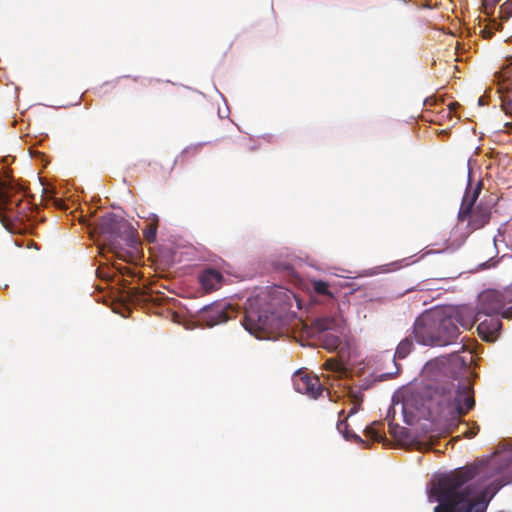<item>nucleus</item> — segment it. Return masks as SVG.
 <instances>
[{
  "mask_svg": "<svg viewBox=\"0 0 512 512\" xmlns=\"http://www.w3.org/2000/svg\"><path fill=\"white\" fill-rule=\"evenodd\" d=\"M490 470L488 465L471 464L439 476L430 490L438 502L434 512H486L489 502L504 484L492 482L477 493L471 481L478 476L486 481L499 473Z\"/></svg>",
  "mask_w": 512,
  "mask_h": 512,
  "instance_id": "nucleus-1",
  "label": "nucleus"
},
{
  "mask_svg": "<svg viewBox=\"0 0 512 512\" xmlns=\"http://www.w3.org/2000/svg\"><path fill=\"white\" fill-rule=\"evenodd\" d=\"M458 323V316L451 309L434 308L416 319L412 333L422 345L446 346L458 339Z\"/></svg>",
  "mask_w": 512,
  "mask_h": 512,
  "instance_id": "nucleus-2",
  "label": "nucleus"
},
{
  "mask_svg": "<svg viewBox=\"0 0 512 512\" xmlns=\"http://www.w3.org/2000/svg\"><path fill=\"white\" fill-rule=\"evenodd\" d=\"M242 324L256 338L272 339L283 331L286 321L269 304H263L257 298L248 301Z\"/></svg>",
  "mask_w": 512,
  "mask_h": 512,
  "instance_id": "nucleus-3",
  "label": "nucleus"
},
{
  "mask_svg": "<svg viewBox=\"0 0 512 512\" xmlns=\"http://www.w3.org/2000/svg\"><path fill=\"white\" fill-rule=\"evenodd\" d=\"M93 232L98 234L109 249L118 258H123L119 241H124L128 246L134 247L137 244L136 231L132 225L114 213H106L93 224Z\"/></svg>",
  "mask_w": 512,
  "mask_h": 512,
  "instance_id": "nucleus-4",
  "label": "nucleus"
},
{
  "mask_svg": "<svg viewBox=\"0 0 512 512\" xmlns=\"http://www.w3.org/2000/svg\"><path fill=\"white\" fill-rule=\"evenodd\" d=\"M0 211L6 213L9 221L24 224L34 217L35 207L22 186L12 180H0Z\"/></svg>",
  "mask_w": 512,
  "mask_h": 512,
  "instance_id": "nucleus-5",
  "label": "nucleus"
},
{
  "mask_svg": "<svg viewBox=\"0 0 512 512\" xmlns=\"http://www.w3.org/2000/svg\"><path fill=\"white\" fill-rule=\"evenodd\" d=\"M441 414L451 421H458L461 416L466 415L474 406V393L471 384L458 382L457 387L454 384L451 388H442V396L439 401Z\"/></svg>",
  "mask_w": 512,
  "mask_h": 512,
  "instance_id": "nucleus-6",
  "label": "nucleus"
},
{
  "mask_svg": "<svg viewBox=\"0 0 512 512\" xmlns=\"http://www.w3.org/2000/svg\"><path fill=\"white\" fill-rule=\"evenodd\" d=\"M512 302V289L509 287L503 290L488 289L480 293L478 297L477 312L475 319L480 320L483 315L502 314L503 318H511V309L503 310L507 304Z\"/></svg>",
  "mask_w": 512,
  "mask_h": 512,
  "instance_id": "nucleus-7",
  "label": "nucleus"
},
{
  "mask_svg": "<svg viewBox=\"0 0 512 512\" xmlns=\"http://www.w3.org/2000/svg\"><path fill=\"white\" fill-rule=\"evenodd\" d=\"M230 312L234 313V310L229 305L216 302L203 307L199 312V319L206 326L213 327L231 319Z\"/></svg>",
  "mask_w": 512,
  "mask_h": 512,
  "instance_id": "nucleus-8",
  "label": "nucleus"
},
{
  "mask_svg": "<svg viewBox=\"0 0 512 512\" xmlns=\"http://www.w3.org/2000/svg\"><path fill=\"white\" fill-rule=\"evenodd\" d=\"M293 385L296 391L314 399H317L325 390L318 376L300 371L293 376Z\"/></svg>",
  "mask_w": 512,
  "mask_h": 512,
  "instance_id": "nucleus-9",
  "label": "nucleus"
},
{
  "mask_svg": "<svg viewBox=\"0 0 512 512\" xmlns=\"http://www.w3.org/2000/svg\"><path fill=\"white\" fill-rule=\"evenodd\" d=\"M506 66L502 68L501 71H499L496 74V77L498 79L499 85L501 86V89L506 90V93L501 97V107L502 110L507 114L512 116V78H508L504 76L503 72ZM499 132H505V133H511L512 132V121L511 122H505L503 124V127L498 129Z\"/></svg>",
  "mask_w": 512,
  "mask_h": 512,
  "instance_id": "nucleus-10",
  "label": "nucleus"
},
{
  "mask_svg": "<svg viewBox=\"0 0 512 512\" xmlns=\"http://www.w3.org/2000/svg\"><path fill=\"white\" fill-rule=\"evenodd\" d=\"M474 322H478V335L485 341H494L502 328V322L498 315L486 314L480 320L474 318Z\"/></svg>",
  "mask_w": 512,
  "mask_h": 512,
  "instance_id": "nucleus-11",
  "label": "nucleus"
},
{
  "mask_svg": "<svg viewBox=\"0 0 512 512\" xmlns=\"http://www.w3.org/2000/svg\"><path fill=\"white\" fill-rule=\"evenodd\" d=\"M491 218V209L487 205H483L482 203L478 204L476 207H472L471 210L465 216H459L458 219L460 221H467V225L472 230H478L487 225Z\"/></svg>",
  "mask_w": 512,
  "mask_h": 512,
  "instance_id": "nucleus-12",
  "label": "nucleus"
},
{
  "mask_svg": "<svg viewBox=\"0 0 512 512\" xmlns=\"http://www.w3.org/2000/svg\"><path fill=\"white\" fill-rule=\"evenodd\" d=\"M198 279L206 292H212L221 287L223 275L215 269L208 268L199 274Z\"/></svg>",
  "mask_w": 512,
  "mask_h": 512,
  "instance_id": "nucleus-13",
  "label": "nucleus"
},
{
  "mask_svg": "<svg viewBox=\"0 0 512 512\" xmlns=\"http://www.w3.org/2000/svg\"><path fill=\"white\" fill-rule=\"evenodd\" d=\"M483 183L478 181L475 186L468 184L459 209V216H465L471 210L482 191Z\"/></svg>",
  "mask_w": 512,
  "mask_h": 512,
  "instance_id": "nucleus-14",
  "label": "nucleus"
},
{
  "mask_svg": "<svg viewBox=\"0 0 512 512\" xmlns=\"http://www.w3.org/2000/svg\"><path fill=\"white\" fill-rule=\"evenodd\" d=\"M342 324V320L335 316H323L314 320V326L319 331H335L338 332Z\"/></svg>",
  "mask_w": 512,
  "mask_h": 512,
  "instance_id": "nucleus-15",
  "label": "nucleus"
},
{
  "mask_svg": "<svg viewBox=\"0 0 512 512\" xmlns=\"http://www.w3.org/2000/svg\"><path fill=\"white\" fill-rule=\"evenodd\" d=\"M158 224V217L153 215V217L148 219L146 227L143 229V236L150 243H153L156 240Z\"/></svg>",
  "mask_w": 512,
  "mask_h": 512,
  "instance_id": "nucleus-16",
  "label": "nucleus"
},
{
  "mask_svg": "<svg viewBox=\"0 0 512 512\" xmlns=\"http://www.w3.org/2000/svg\"><path fill=\"white\" fill-rule=\"evenodd\" d=\"M414 349L413 341L410 337H406L398 344L395 351V358L404 359L406 358Z\"/></svg>",
  "mask_w": 512,
  "mask_h": 512,
  "instance_id": "nucleus-17",
  "label": "nucleus"
},
{
  "mask_svg": "<svg viewBox=\"0 0 512 512\" xmlns=\"http://www.w3.org/2000/svg\"><path fill=\"white\" fill-rule=\"evenodd\" d=\"M322 347L330 352L335 351L341 344L340 337L335 333H326L321 338Z\"/></svg>",
  "mask_w": 512,
  "mask_h": 512,
  "instance_id": "nucleus-18",
  "label": "nucleus"
},
{
  "mask_svg": "<svg viewBox=\"0 0 512 512\" xmlns=\"http://www.w3.org/2000/svg\"><path fill=\"white\" fill-rule=\"evenodd\" d=\"M337 430L345 437V439L354 440L357 443H362L365 445V447L369 446L359 435L349 432L346 419L340 420L338 422Z\"/></svg>",
  "mask_w": 512,
  "mask_h": 512,
  "instance_id": "nucleus-19",
  "label": "nucleus"
},
{
  "mask_svg": "<svg viewBox=\"0 0 512 512\" xmlns=\"http://www.w3.org/2000/svg\"><path fill=\"white\" fill-rule=\"evenodd\" d=\"M382 426L383 424L381 422H374L372 425L365 429V435L374 442H382L385 438L381 430Z\"/></svg>",
  "mask_w": 512,
  "mask_h": 512,
  "instance_id": "nucleus-20",
  "label": "nucleus"
},
{
  "mask_svg": "<svg viewBox=\"0 0 512 512\" xmlns=\"http://www.w3.org/2000/svg\"><path fill=\"white\" fill-rule=\"evenodd\" d=\"M312 288L316 294L328 296L333 298V293L329 290V284L322 280H314L311 283Z\"/></svg>",
  "mask_w": 512,
  "mask_h": 512,
  "instance_id": "nucleus-21",
  "label": "nucleus"
},
{
  "mask_svg": "<svg viewBox=\"0 0 512 512\" xmlns=\"http://www.w3.org/2000/svg\"><path fill=\"white\" fill-rule=\"evenodd\" d=\"M389 433L392 435L393 438L398 440H403L408 435V430L404 427H401L399 425L389 424Z\"/></svg>",
  "mask_w": 512,
  "mask_h": 512,
  "instance_id": "nucleus-22",
  "label": "nucleus"
},
{
  "mask_svg": "<svg viewBox=\"0 0 512 512\" xmlns=\"http://www.w3.org/2000/svg\"><path fill=\"white\" fill-rule=\"evenodd\" d=\"M324 368L329 371L342 373L345 368L343 364L335 358H329L324 363Z\"/></svg>",
  "mask_w": 512,
  "mask_h": 512,
  "instance_id": "nucleus-23",
  "label": "nucleus"
},
{
  "mask_svg": "<svg viewBox=\"0 0 512 512\" xmlns=\"http://www.w3.org/2000/svg\"><path fill=\"white\" fill-rule=\"evenodd\" d=\"M499 16L502 20H508L512 16V0H507L501 5Z\"/></svg>",
  "mask_w": 512,
  "mask_h": 512,
  "instance_id": "nucleus-24",
  "label": "nucleus"
},
{
  "mask_svg": "<svg viewBox=\"0 0 512 512\" xmlns=\"http://www.w3.org/2000/svg\"><path fill=\"white\" fill-rule=\"evenodd\" d=\"M500 0H483V7L486 14H490L493 12V9L495 8L496 4Z\"/></svg>",
  "mask_w": 512,
  "mask_h": 512,
  "instance_id": "nucleus-25",
  "label": "nucleus"
},
{
  "mask_svg": "<svg viewBox=\"0 0 512 512\" xmlns=\"http://www.w3.org/2000/svg\"><path fill=\"white\" fill-rule=\"evenodd\" d=\"M465 239H466V236H462V235L459 240L449 239V248H452V249L459 248L464 243Z\"/></svg>",
  "mask_w": 512,
  "mask_h": 512,
  "instance_id": "nucleus-26",
  "label": "nucleus"
},
{
  "mask_svg": "<svg viewBox=\"0 0 512 512\" xmlns=\"http://www.w3.org/2000/svg\"><path fill=\"white\" fill-rule=\"evenodd\" d=\"M504 76L508 77V78H512V56H511V60L509 62V64L506 65V68L504 69V72H503Z\"/></svg>",
  "mask_w": 512,
  "mask_h": 512,
  "instance_id": "nucleus-27",
  "label": "nucleus"
},
{
  "mask_svg": "<svg viewBox=\"0 0 512 512\" xmlns=\"http://www.w3.org/2000/svg\"><path fill=\"white\" fill-rule=\"evenodd\" d=\"M495 264H496V263H495V262H493V258H491L490 260H488L487 262H485L484 264H482V267H483L484 269H486V268H490V267H492V266H495Z\"/></svg>",
  "mask_w": 512,
  "mask_h": 512,
  "instance_id": "nucleus-28",
  "label": "nucleus"
},
{
  "mask_svg": "<svg viewBox=\"0 0 512 512\" xmlns=\"http://www.w3.org/2000/svg\"><path fill=\"white\" fill-rule=\"evenodd\" d=\"M356 412H357V407H355V406H354V407H353V408H351V410L349 411L348 416H351L352 414H354V413H356Z\"/></svg>",
  "mask_w": 512,
  "mask_h": 512,
  "instance_id": "nucleus-29",
  "label": "nucleus"
},
{
  "mask_svg": "<svg viewBox=\"0 0 512 512\" xmlns=\"http://www.w3.org/2000/svg\"><path fill=\"white\" fill-rule=\"evenodd\" d=\"M478 103L480 106L484 105V98L483 97H480L479 100H478Z\"/></svg>",
  "mask_w": 512,
  "mask_h": 512,
  "instance_id": "nucleus-30",
  "label": "nucleus"
},
{
  "mask_svg": "<svg viewBox=\"0 0 512 512\" xmlns=\"http://www.w3.org/2000/svg\"><path fill=\"white\" fill-rule=\"evenodd\" d=\"M473 435H474L473 433L466 434V436L469 437V438H472Z\"/></svg>",
  "mask_w": 512,
  "mask_h": 512,
  "instance_id": "nucleus-31",
  "label": "nucleus"
}]
</instances>
